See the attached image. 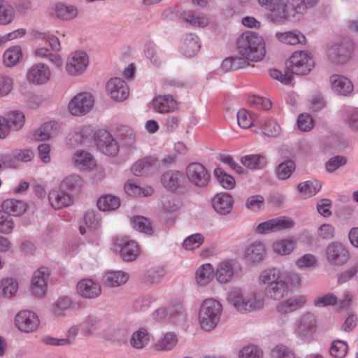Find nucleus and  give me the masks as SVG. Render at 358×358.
<instances>
[{
    "label": "nucleus",
    "mask_w": 358,
    "mask_h": 358,
    "mask_svg": "<svg viewBox=\"0 0 358 358\" xmlns=\"http://www.w3.org/2000/svg\"><path fill=\"white\" fill-rule=\"evenodd\" d=\"M259 5L266 10V18L274 22H282L290 17L303 13L307 8V5L313 6L317 0H291L292 7L286 3L285 0H257Z\"/></svg>",
    "instance_id": "obj_1"
},
{
    "label": "nucleus",
    "mask_w": 358,
    "mask_h": 358,
    "mask_svg": "<svg viewBox=\"0 0 358 358\" xmlns=\"http://www.w3.org/2000/svg\"><path fill=\"white\" fill-rule=\"evenodd\" d=\"M236 50L243 57L251 62L261 61L266 55L263 38L251 31L245 32L238 37Z\"/></svg>",
    "instance_id": "obj_2"
},
{
    "label": "nucleus",
    "mask_w": 358,
    "mask_h": 358,
    "mask_svg": "<svg viewBox=\"0 0 358 358\" xmlns=\"http://www.w3.org/2000/svg\"><path fill=\"white\" fill-rule=\"evenodd\" d=\"M228 301L241 313L258 311L264 305L263 296L254 292H243L239 288H234L229 292Z\"/></svg>",
    "instance_id": "obj_3"
},
{
    "label": "nucleus",
    "mask_w": 358,
    "mask_h": 358,
    "mask_svg": "<svg viewBox=\"0 0 358 358\" xmlns=\"http://www.w3.org/2000/svg\"><path fill=\"white\" fill-rule=\"evenodd\" d=\"M222 312V305L213 298L205 299L199 310V320L202 329L210 331L215 329L220 322Z\"/></svg>",
    "instance_id": "obj_4"
},
{
    "label": "nucleus",
    "mask_w": 358,
    "mask_h": 358,
    "mask_svg": "<svg viewBox=\"0 0 358 358\" xmlns=\"http://www.w3.org/2000/svg\"><path fill=\"white\" fill-rule=\"evenodd\" d=\"M94 139L98 150L108 156H116L120 147L113 135L106 129H99L94 134Z\"/></svg>",
    "instance_id": "obj_5"
},
{
    "label": "nucleus",
    "mask_w": 358,
    "mask_h": 358,
    "mask_svg": "<svg viewBox=\"0 0 358 358\" xmlns=\"http://www.w3.org/2000/svg\"><path fill=\"white\" fill-rule=\"evenodd\" d=\"M288 65L292 73L307 75L313 69L315 62L307 52L296 51L289 58Z\"/></svg>",
    "instance_id": "obj_6"
},
{
    "label": "nucleus",
    "mask_w": 358,
    "mask_h": 358,
    "mask_svg": "<svg viewBox=\"0 0 358 358\" xmlns=\"http://www.w3.org/2000/svg\"><path fill=\"white\" fill-rule=\"evenodd\" d=\"M94 99L90 92H80L75 95L68 104L69 113L74 116H83L92 110Z\"/></svg>",
    "instance_id": "obj_7"
},
{
    "label": "nucleus",
    "mask_w": 358,
    "mask_h": 358,
    "mask_svg": "<svg viewBox=\"0 0 358 358\" xmlns=\"http://www.w3.org/2000/svg\"><path fill=\"white\" fill-rule=\"evenodd\" d=\"M294 226V220L287 216H279L261 222L256 227V231L266 234L281 230L291 229Z\"/></svg>",
    "instance_id": "obj_8"
},
{
    "label": "nucleus",
    "mask_w": 358,
    "mask_h": 358,
    "mask_svg": "<svg viewBox=\"0 0 358 358\" xmlns=\"http://www.w3.org/2000/svg\"><path fill=\"white\" fill-rule=\"evenodd\" d=\"M188 180L194 185L203 187L208 185L210 175L206 167L200 163L189 164L186 169Z\"/></svg>",
    "instance_id": "obj_9"
},
{
    "label": "nucleus",
    "mask_w": 358,
    "mask_h": 358,
    "mask_svg": "<svg viewBox=\"0 0 358 358\" xmlns=\"http://www.w3.org/2000/svg\"><path fill=\"white\" fill-rule=\"evenodd\" d=\"M89 64V58L86 52L76 51L69 57L66 64V71L71 76L83 73Z\"/></svg>",
    "instance_id": "obj_10"
},
{
    "label": "nucleus",
    "mask_w": 358,
    "mask_h": 358,
    "mask_svg": "<svg viewBox=\"0 0 358 358\" xmlns=\"http://www.w3.org/2000/svg\"><path fill=\"white\" fill-rule=\"evenodd\" d=\"M15 322L20 331L27 333L36 330L40 323L36 314L27 310L19 312L15 316Z\"/></svg>",
    "instance_id": "obj_11"
},
{
    "label": "nucleus",
    "mask_w": 358,
    "mask_h": 358,
    "mask_svg": "<svg viewBox=\"0 0 358 358\" xmlns=\"http://www.w3.org/2000/svg\"><path fill=\"white\" fill-rule=\"evenodd\" d=\"M51 71L48 66L43 63L32 65L27 73V80L34 85H43L51 78Z\"/></svg>",
    "instance_id": "obj_12"
},
{
    "label": "nucleus",
    "mask_w": 358,
    "mask_h": 358,
    "mask_svg": "<svg viewBox=\"0 0 358 358\" xmlns=\"http://www.w3.org/2000/svg\"><path fill=\"white\" fill-rule=\"evenodd\" d=\"M107 91L111 98L117 101H123L129 95V90L127 84L121 78H111L106 85Z\"/></svg>",
    "instance_id": "obj_13"
},
{
    "label": "nucleus",
    "mask_w": 358,
    "mask_h": 358,
    "mask_svg": "<svg viewBox=\"0 0 358 358\" xmlns=\"http://www.w3.org/2000/svg\"><path fill=\"white\" fill-rule=\"evenodd\" d=\"M50 272L46 267H40L34 272L31 280V288L34 294L38 297L45 295L47 290V280Z\"/></svg>",
    "instance_id": "obj_14"
},
{
    "label": "nucleus",
    "mask_w": 358,
    "mask_h": 358,
    "mask_svg": "<svg viewBox=\"0 0 358 358\" xmlns=\"http://www.w3.org/2000/svg\"><path fill=\"white\" fill-rule=\"evenodd\" d=\"M317 321L315 315L310 312H306L301 315L295 324V332L302 336H307L315 332Z\"/></svg>",
    "instance_id": "obj_15"
},
{
    "label": "nucleus",
    "mask_w": 358,
    "mask_h": 358,
    "mask_svg": "<svg viewBox=\"0 0 358 358\" xmlns=\"http://www.w3.org/2000/svg\"><path fill=\"white\" fill-rule=\"evenodd\" d=\"M266 256V249L264 243L260 241L250 243L244 250L243 257L250 264H259Z\"/></svg>",
    "instance_id": "obj_16"
},
{
    "label": "nucleus",
    "mask_w": 358,
    "mask_h": 358,
    "mask_svg": "<svg viewBox=\"0 0 358 358\" xmlns=\"http://www.w3.org/2000/svg\"><path fill=\"white\" fill-rule=\"evenodd\" d=\"M326 258L332 264L341 265L348 260V252L343 245L332 243L327 247Z\"/></svg>",
    "instance_id": "obj_17"
},
{
    "label": "nucleus",
    "mask_w": 358,
    "mask_h": 358,
    "mask_svg": "<svg viewBox=\"0 0 358 358\" xmlns=\"http://www.w3.org/2000/svg\"><path fill=\"white\" fill-rule=\"evenodd\" d=\"M78 293L89 299L96 298L101 293V288L98 282L92 279H83L77 285Z\"/></svg>",
    "instance_id": "obj_18"
},
{
    "label": "nucleus",
    "mask_w": 358,
    "mask_h": 358,
    "mask_svg": "<svg viewBox=\"0 0 358 358\" xmlns=\"http://www.w3.org/2000/svg\"><path fill=\"white\" fill-rule=\"evenodd\" d=\"M306 302L307 297L304 295L294 296L279 303L276 310L280 314H287L302 308Z\"/></svg>",
    "instance_id": "obj_19"
},
{
    "label": "nucleus",
    "mask_w": 358,
    "mask_h": 358,
    "mask_svg": "<svg viewBox=\"0 0 358 358\" xmlns=\"http://www.w3.org/2000/svg\"><path fill=\"white\" fill-rule=\"evenodd\" d=\"M183 178L182 172L169 170L162 174L161 182L166 189L174 192L180 187Z\"/></svg>",
    "instance_id": "obj_20"
},
{
    "label": "nucleus",
    "mask_w": 358,
    "mask_h": 358,
    "mask_svg": "<svg viewBox=\"0 0 358 358\" xmlns=\"http://www.w3.org/2000/svg\"><path fill=\"white\" fill-rule=\"evenodd\" d=\"M213 208L220 214L226 215L231 212L233 204V197L227 193L216 194L213 200Z\"/></svg>",
    "instance_id": "obj_21"
},
{
    "label": "nucleus",
    "mask_w": 358,
    "mask_h": 358,
    "mask_svg": "<svg viewBox=\"0 0 358 358\" xmlns=\"http://www.w3.org/2000/svg\"><path fill=\"white\" fill-rule=\"evenodd\" d=\"M153 107L157 112L164 113L178 109L179 103L171 96H158L153 99Z\"/></svg>",
    "instance_id": "obj_22"
},
{
    "label": "nucleus",
    "mask_w": 358,
    "mask_h": 358,
    "mask_svg": "<svg viewBox=\"0 0 358 358\" xmlns=\"http://www.w3.org/2000/svg\"><path fill=\"white\" fill-rule=\"evenodd\" d=\"M332 89L338 94L348 96L353 91L352 82L344 76L333 75L330 77Z\"/></svg>",
    "instance_id": "obj_23"
},
{
    "label": "nucleus",
    "mask_w": 358,
    "mask_h": 358,
    "mask_svg": "<svg viewBox=\"0 0 358 358\" xmlns=\"http://www.w3.org/2000/svg\"><path fill=\"white\" fill-rule=\"evenodd\" d=\"M48 198L51 206L55 209H61L70 206L73 203L70 194L61 189L50 191Z\"/></svg>",
    "instance_id": "obj_24"
},
{
    "label": "nucleus",
    "mask_w": 358,
    "mask_h": 358,
    "mask_svg": "<svg viewBox=\"0 0 358 358\" xmlns=\"http://www.w3.org/2000/svg\"><path fill=\"white\" fill-rule=\"evenodd\" d=\"M49 14L54 17L69 20L77 16L78 10L73 6H66L59 3L50 8Z\"/></svg>",
    "instance_id": "obj_25"
},
{
    "label": "nucleus",
    "mask_w": 358,
    "mask_h": 358,
    "mask_svg": "<svg viewBox=\"0 0 358 358\" xmlns=\"http://www.w3.org/2000/svg\"><path fill=\"white\" fill-rule=\"evenodd\" d=\"M234 262L227 260L220 262L216 269L215 276L220 283H227L234 275Z\"/></svg>",
    "instance_id": "obj_26"
},
{
    "label": "nucleus",
    "mask_w": 358,
    "mask_h": 358,
    "mask_svg": "<svg viewBox=\"0 0 358 358\" xmlns=\"http://www.w3.org/2000/svg\"><path fill=\"white\" fill-rule=\"evenodd\" d=\"M178 338L173 332H167L157 340L152 345V348L155 351H169L173 350L177 345Z\"/></svg>",
    "instance_id": "obj_27"
},
{
    "label": "nucleus",
    "mask_w": 358,
    "mask_h": 358,
    "mask_svg": "<svg viewBox=\"0 0 358 358\" xmlns=\"http://www.w3.org/2000/svg\"><path fill=\"white\" fill-rule=\"evenodd\" d=\"M2 210L8 215L20 216L22 215L26 209V203L22 201L8 199L2 203Z\"/></svg>",
    "instance_id": "obj_28"
},
{
    "label": "nucleus",
    "mask_w": 358,
    "mask_h": 358,
    "mask_svg": "<svg viewBox=\"0 0 358 358\" xmlns=\"http://www.w3.org/2000/svg\"><path fill=\"white\" fill-rule=\"evenodd\" d=\"M266 292L269 298L273 300H280L287 294V283L280 279L269 286H267Z\"/></svg>",
    "instance_id": "obj_29"
},
{
    "label": "nucleus",
    "mask_w": 358,
    "mask_h": 358,
    "mask_svg": "<svg viewBox=\"0 0 358 358\" xmlns=\"http://www.w3.org/2000/svg\"><path fill=\"white\" fill-rule=\"evenodd\" d=\"M22 48L19 45L12 46L7 49L3 56V64L7 67L17 65L22 59Z\"/></svg>",
    "instance_id": "obj_30"
},
{
    "label": "nucleus",
    "mask_w": 358,
    "mask_h": 358,
    "mask_svg": "<svg viewBox=\"0 0 358 358\" xmlns=\"http://www.w3.org/2000/svg\"><path fill=\"white\" fill-rule=\"evenodd\" d=\"M129 277V274L124 271H110L104 275L103 282L108 287H118L126 283Z\"/></svg>",
    "instance_id": "obj_31"
},
{
    "label": "nucleus",
    "mask_w": 358,
    "mask_h": 358,
    "mask_svg": "<svg viewBox=\"0 0 358 358\" xmlns=\"http://www.w3.org/2000/svg\"><path fill=\"white\" fill-rule=\"evenodd\" d=\"M79 332V328L76 325L71 327L65 338H56L52 337H45L43 341L45 343L52 345H66L73 343Z\"/></svg>",
    "instance_id": "obj_32"
},
{
    "label": "nucleus",
    "mask_w": 358,
    "mask_h": 358,
    "mask_svg": "<svg viewBox=\"0 0 358 358\" xmlns=\"http://www.w3.org/2000/svg\"><path fill=\"white\" fill-rule=\"evenodd\" d=\"M200 47L198 37L192 34H188L183 39L181 49L185 56L193 57L199 52Z\"/></svg>",
    "instance_id": "obj_33"
},
{
    "label": "nucleus",
    "mask_w": 358,
    "mask_h": 358,
    "mask_svg": "<svg viewBox=\"0 0 358 358\" xmlns=\"http://www.w3.org/2000/svg\"><path fill=\"white\" fill-rule=\"evenodd\" d=\"M257 126L261 128L264 135L269 137L276 136L281 131L278 123L270 118H260L257 121Z\"/></svg>",
    "instance_id": "obj_34"
},
{
    "label": "nucleus",
    "mask_w": 358,
    "mask_h": 358,
    "mask_svg": "<svg viewBox=\"0 0 358 358\" xmlns=\"http://www.w3.org/2000/svg\"><path fill=\"white\" fill-rule=\"evenodd\" d=\"M296 242L292 238L275 241L271 245L273 251L279 255H287L294 249Z\"/></svg>",
    "instance_id": "obj_35"
},
{
    "label": "nucleus",
    "mask_w": 358,
    "mask_h": 358,
    "mask_svg": "<svg viewBox=\"0 0 358 358\" xmlns=\"http://www.w3.org/2000/svg\"><path fill=\"white\" fill-rule=\"evenodd\" d=\"M15 17L13 6L8 0H0V25L10 24Z\"/></svg>",
    "instance_id": "obj_36"
},
{
    "label": "nucleus",
    "mask_w": 358,
    "mask_h": 358,
    "mask_svg": "<svg viewBox=\"0 0 358 358\" xmlns=\"http://www.w3.org/2000/svg\"><path fill=\"white\" fill-rule=\"evenodd\" d=\"M159 164L158 160L152 157H146L136 162L131 166V171L136 176H141L150 167H156Z\"/></svg>",
    "instance_id": "obj_37"
},
{
    "label": "nucleus",
    "mask_w": 358,
    "mask_h": 358,
    "mask_svg": "<svg viewBox=\"0 0 358 358\" xmlns=\"http://www.w3.org/2000/svg\"><path fill=\"white\" fill-rule=\"evenodd\" d=\"M255 114L245 109H240L237 112V122L238 126L242 129H249L254 125L257 126V121Z\"/></svg>",
    "instance_id": "obj_38"
},
{
    "label": "nucleus",
    "mask_w": 358,
    "mask_h": 358,
    "mask_svg": "<svg viewBox=\"0 0 358 358\" xmlns=\"http://www.w3.org/2000/svg\"><path fill=\"white\" fill-rule=\"evenodd\" d=\"M281 271L279 268L273 267L261 271L258 281L259 285H270L278 281L281 278Z\"/></svg>",
    "instance_id": "obj_39"
},
{
    "label": "nucleus",
    "mask_w": 358,
    "mask_h": 358,
    "mask_svg": "<svg viewBox=\"0 0 358 358\" xmlns=\"http://www.w3.org/2000/svg\"><path fill=\"white\" fill-rule=\"evenodd\" d=\"M214 268L210 264H204L196 271V280L199 285L208 284L213 278Z\"/></svg>",
    "instance_id": "obj_40"
},
{
    "label": "nucleus",
    "mask_w": 358,
    "mask_h": 358,
    "mask_svg": "<svg viewBox=\"0 0 358 358\" xmlns=\"http://www.w3.org/2000/svg\"><path fill=\"white\" fill-rule=\"evenodd\" d=\"M18 290V282L13 278H5L0 280V295L5 298H11Z\"/></svg>",
    "instance_id": "obj_41"
},
{
    "label": "nucleus",
    "mask_w": 358,
    "mask_h": 358,
    "mask_svg": "<svg viewBox=\"0 0 358 358\" xmlns=\"http://www.w3.org/2000/svg\"><path fill=\"white\" fill-rule=\"evenodd\" d=\"M120 206V198L111 194L102 196L97 201L98 208L103 211L114 210L117 209Z\"/></svg>",
    "instance_id": "obj_42"
},
{
    "label": "nucleus",
    "mask_w": 358,
    "mask_h": 358,
    "mask_svg": "<svg viewBox=\"0 0 358 358\" xmlns=\"http://www.w3.org/2000/svg\"><path fill=\"white\" fill-rule=\"evenodd\" d=\"M275 36L280 42L289 45L306 43V37L304 35L294 31L278 32Z\"/></svg>",
    "instance_id": "obj_43"
},
{
    "label": "nucleus",
    "mask_w": 358,
    "mask_h": 358,
    "mask_svg": "<svg viewBox=\"0 0 358 358\" xmlns=\"http://www.w3.org/2000/svg\"><path fill=\"white\" fill-rule=\"evenodd\" d=\"M139 253V248L135 241H127L122 245L120 255L127 262L134 260Z\"/></svg>",
    "instance_id": "obj_44"
},
{
    "label": "nucleus",
    "mask_w": 358,
    "mask_h": 358,
    "mask_svg": "<svg viewBox=\"0 0 358 358\" xmlns=\"http://www.w3.org/2000/svg\"><path fill=\"white\" fill-rule=\"evenodd\" d=\"M241 163L246 167L251 169H263L266 164V158L260 155H250L243 157Z\"/></svg>",
    "instance_id": "obj_45"
},
{
    "label": "nucleus",
    "mask_w": 358,
    "mask_h": 358,
    "mask_svg": "<svg viewBox=\"0 0 358 358\" xmlns=\"http://www.w3.org/2000/svg\"><path fill=\"white\" fill-rule=\"evenodd\" d=\"M131 345L137 349H142L150 342V335L147 329L141 328L133 333L131 338Z\"/></svg>",
    "instance_id": "obj_46"
},
{
    "label": "nucleus",
    "mask_w": 358,
    "mask_h": 358,
    "mask_svg": "<svg viewBox=\"0 0 358 358\" xmlns=\"http://www.w3.org/2000/svg\"><path fill=\"white\" fill-rule=\"evenodd\" d=\"M125 192L132 196H149L154 192L150 186L141 187L131 182H127L124 185Z\"/></svg>",
    "instance_id": "obj_47"
},
{
    "label": "nucleus",
    "mask_w": 358,
    "mask_h": 358,
    "mask_svg": "<svg viewBox=\"0 0 358 358\" xmlns=\"http://www.w3.org/2000/svg\"><path fill=\"white\" fill-rule=\"evenodd\" d=\"M321 188L317 180H308L299 183L298 189L303 196L310 197L315 195Z\"/></svg>",
    "instance_id": "obj_48"
},
{
    "label": "nucleus",
    "mask_w": 358,
    "mask_h": 358,
    "mask_svg": "<svg viewBox=\"0 0 358 358\" xmlns=\"http://www.w3.org/2000/svg\"><path fill=\"white\" fill-rule=\"evenodd\" d=\"M73 161L76 165L85 169H92L95 165L92 155L83 150L76 152Z\"/></svg>",
    "instance_id": "obj_49"
},
{
    "label": "nucleus",
    "mask_w": 358,
    "mask_h": 358,
    "mask_svg": "<svg viewBox=\"0 0 358 358\" xmlns=\"http://www.w3.org/2000/svg\"><path fill=\"white\" fill-rule=\"evenodd\" d=\"M100 327V322L97 318L89 316L82 324V333L84 336H93L97 333Z\"/></svg>",
    "instance_id": "obj_50"
},
{
    "label": "nucleus",
    "mask_w": 358,
    "mask_h": 358,
    "mask_svg": "<svg viewBox=\"0 0 358 358\" xmlns=\"http://www.w3.org/2000/svg\"><path fill=\"white\" fill-rule=\"evenodd\" d=\"M183 309L180 304H178L176 308L169 307L158 308L155 313L156 319H164L168 317L169 319H173L176 316L182 315Z\"/></svg>",
    "instance_id": "obj_51"
},
{
    "label": "nucleus",
    "mask_w": 358,
    "mask_h": 358,
    "mask_svg": "<svg viewBox=\"0 0 358 358\" xmlns=\"http://www.w3.org/2000/svg\"><path fill=\"white\" fill-rule=\"evenodd\" d=\"M296 169L295 163L292 160H286L280 163L277 168V177L280 180L288 179Z\"/></svg>",
    "instance_id": "obj_52"
},
{
    "label": "nucleus",
    "mask_w": 358,
    "mask_h": 358,
    "mask_svg": "<svg viewBox=\"0 0 358 358\" xmlns=\"http://www.w3.org/2000/svg\"><path fill=\"white\" fill-rule=\"evenodd\" d=\"M215 176L217 178L220 184L227 189H231L235 187L236 182L234 178L227 174L222 168H216L214 171Z\"/></svg>",
    "instance_id": "obj_53"
},
{
    "label": "nucleus",
    "mask_w": 358,
    "mask_h": 358,
    "mask_svg": "<svg viewBox=\"0 0 358 358\" xmlns=\"http://www.w3.org/2000/svg\"><path fill=\"white\" fill-rule=\"evenodd\" d=\"M7 120L10 124V127L14 129L20 130L22 128L25 123L24 114L19 110L10 111L7 115Z\"/></svg>",
    "instance_id": "obj_54"
},
{
    "label": "nucleus",
    "mask_w": 358,
    "mask_h": 358,
    "mask_svg": "<svg viewBox=\"0 0 358 358\" xmlns=\"http://www.w3.org/2000/svg\"><path fill=\"white\" fill-rule=\"evenodd\" d=\"M134 227L141 232L151 235L153 232L151 223L143 216H134L133 218Z\"/></svg>",
    "instance_id": "obj_55"
},
{
    "label": "nucleus",
    "mask_w": 358,
    "mask_h": 358,
    "mask_svg": "<svg viewBox=\"0 0 358 358\" xmlns=\"http://www.w3.org/2000/svg\"><path fill=\"white\" fill-rule=\"evenodd\" d=\"M203 240L201 234H192L185 239L182 245L185 250H192L198 248L203 243Z\"/></svg>",
    "instance_id": "obj_56"
},
{
    "label": "nucleus",
    "mask_w": 358,
    "mask_h": 358,
    "mask_svg": "<svg viewBox=\"0 0 358 358\" xmlns=\"http://www.w3.org/2000/svg\"><path fill=\"white\" fill-rule=\"evenodd\" d=\"M14 228L13 219L3 210H0V232L10 234Z\"/></svg>",
    "instance_id": "obj_57"
},
{
    "label": "nucleus",
    "mask_w": 358,
    "mask_h": 358,
    "mask_svg": "<svg viewBox=\"0 0 358 358\" xmlns=\"http://www.w3.org/2000/svg\"><path fill=\"white\" fill-rule=\"evenodd\" d=\"M348 352V345L343 341H334L330 348L331 355L336 358H343Z\"/></svg>",
    "instance_id": "obj_58"
},
{
    "label": "nucleus",
    "mask_w": 358,
    "mask_h": 358,
    "mask_svg": "<svg viewBox=\"0 0 358 358\" xmlns=\"http://www.w3.org/2000/svg\"><path fill=\"white\" fill-rule=\"evenodd\" d=\"M338 298L334 294H327L319 296L314 300L313 304L315 307L322 308L329 306L336 305Z\"/></svg>",
    "instance_id": "obj_59"
},
{
    "label": "nucleus",
    "mask_w": 358,
    "mask_h": 358,
    "mask_svg": "<svg viewBox=\"0 0 358 358\" xmlns=\"http://www.w3.org/2000/svg\"><path fill=\"white\" fill-rule=\"evenodd\" d=\"M13 87V78L8 75L0 74V97L9 94Z\"/></svg>",
    "instance_id": "obj_60"
},
{
    "label": "nucleus",
    "mask_w": 358,
    "mask_h": 358,
    "mask_svg": "<svg viewBox=\"0 0 358 358\" xmlns=\"http://www.w3.org/2000/svg\"><path fill=\"white\" fill-rule=\"evenodd\" d=\"M145 55L148 59L155 66H159L162 63V59L159 56L156 45L152 43L145 45L144 49Z\"/></svg>",
    "instance_id": "obj_61"
},
{
    "label": "nucleus",
    "mask_w": 358,
    "mask_h": 358,
    "mask_svg": "<svg viewBox=\"0 0 358 358\" xmlns=\"http://www.w3.org/2000/svg\"><path fill=\"white\" fill-rule=\"evenodd\" d=\"M185 20L192 26L206 27L208 24V19L203 15H195L192 13H185Z\"/></svg>",
    "instance_id": "obj_62"
},
{
    "label": "nucleus",
    "mask_w": 358,
    "mask_h": 358,
    "mask_svg": "<svg viewBox=\"0 0 358 358\" xmlns=\"http://www.w3.org/2000/svg\"><path fill=\"white\" fill-rule=\"evenodd\" d=\"M262 355L261 350L256 345L244 347L239 352L240 358H259Z\"/></svg>",
    "instance_id": "obj_63"
},
{
    "label": "nucleus",
    "mask_w": 358,
    "mask_h": 358,
    "mask_svg": "<svg viewBox=\"0 0 358 358\" xmlns=\"http://www.w3.org/2000/svg\"><path fill=\"white\" fill-rule=\"evenodd\" d=\"M358 277V264L340 273L338 282L340 284L345 283Z\"/></svg>",
    "instance_id": "obj_64"
}]
</instances>
